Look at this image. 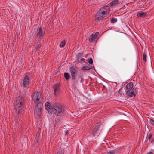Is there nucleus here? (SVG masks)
I'll return each instance as SVG.
<instances>
[{"instance_id":"nucleus-26","label":"nucleus","mask_w":154,"mask_h":154,"mask_svg":"<svg viewBox=\"0 0 154 154\" xmlns=\"http://www.w3.org/2000/svg\"><path fill=\"white\" fill-rule=\"evenodd\" d=\"M149 122L151 124H152L154 123V121L152 119H150L149 120Z\"/></svg>"},{"instance_id":"nucleus-10","label":"nucleus","mask_w":154,"mask_h":154,"mask_svg":"<svg viewBox=\"0 0 154 154\" xmlns=\"http://www.w3.org/2000/svg\"><path fill=\"white\" fill-rule=\"evenodd\" d=\"M24 101L23 99L21 97H16L15 99L14 103L24 105Z\"/></svg>"},{"instance_id":"nucleus-27","label":"nucleus","mask_w":154,"mask_h":154,"mask_svg":"<svg viewBox=\"0 0 154 154\" xmlns=\"http://www.w3.org/2000/svg\"><path fill=\"white\" fill-rule=\"evenodd\" d=\"M152 137V135L151 134H149L148 135V138L149 139H150Z\"/></svg>"},{"instance_id":"nucleus-30","label":"nucleus","mask_w":154,"mask_h":154,"mask_svg":"<svg viewBox=\"0 0 154 154\" xmlns=\"http://www.w3.org/2000/svg\"><path fill=\"white\" fill-rule=\"evenodd\" d=\"M147 154H152V152H149Z\"/></svg>"},{"instance_id":"nucleus-25","label":"nucleus","mask_w":154,"mask_h":154,"mask_svg":"<svg viewBox=\"0 0 154 154\" xmlns=\"http://www.w3.org/2000/svg\"><path fill=\"white\" fill-rule=\"evenodd\" d=\"M41 44H38L36 47V49L37 50H38L39 49V48L41 47Z\"/></svg>"},{"instance_id":"nucleus-13","label":"nucleus","mask_w":154,"mask_h":154,"mask_svg":"<svg viewBox=\"0 0 154 154\" xmlns=\"http://www.w3.org/2000/svg\"><path fill=\"white\" fill-rule=\"evenodd\" d=\"M133 87V83L131 82L127 84L126 87V91H129L133 89L132 88Z\"/></svg>"},{"instance_id":"nucleus-4","label":"nucleus","mask_w":154,"mask_h":154,"mask_svg":"<svg viewBox=\"0 0 154 154\" xmlns=\"http://www.w3.org/2000/svg\"><path fill=\"white\" fill-rule=\"evenodd\" d=\"M70 71L73 80L75 79L76 77L78 78H79L80 76L78 74V72L76 69L72 67L70 69Z\"/></svg>"},{"instance_id":"nucleus-19","label":"nucleus","mask_w":154,"mask_h":154,"mask_svg":"<svg viewBox=\"0 0 154 154\" xmlns=\"http://www.w3.org/2000/svg\"><path fill=\"white\" fill-rule=\"evenodd\" d=\"M87 61L90 64H92L93 61V60L91 58H89L88 59Z\"/></svg>"},{"instance_id":"nucleus-9","label":"nucleus","mask_w":154,"mask_h":154,"mask_svg":"<svg viewBox=\"0 0 154 154\" xmlns=\"http://www.w3.org/2000/svg\"><path fill=\"white\" fill-rule=\"evenodd\" d=\"M29 78L27 75L25 76L23 82V85L24 87L28 88L29 87Z\"/></svg>"},{"instance_id":"nucleus-20","label":"nucleus","mask_w":154,"mask_h":154,"mask_svg":"<svg viewBox=\"0 0 154 154\" xmlns=\"http://www.w3.org/2000/svg\"><path fill=\"white\" fill-rule=\"evenodd\" d=\"M65 44V42L64 40L60 44V45L61 47H63L64 46Z\"/></svg>"},{"instance_id":"nucleus-5","label":"nucleus","mask_w":154,"mask_h":154,"mask_svg":"<svg viewBox=\"0 0 154 154\" xmlns=\"http://www.w3.org/2000/svg\"><path fill=\"white\" fill-rule=\"evenodd\" d=\"M24 105L14 103V108L16 112L18 114L21 113L23 107Z\"/></svg>"},{"instance_id":"nucleus-8","label":"nucleus","mask_w":154,"mask_h":154,"mask_svg":"<svg viewBox=\"0 0 154 154\" xmlns=\"http://www.w3.org/2000/svg\"><path fill=\"white\" fill-rule=\"evenodd\" d=\"M137 94V91L136 89L133 88V89L126 92V94L128 97H135Z\"/></svg>"},{"instance_id":"nucleus-3","label":"nucleus","mask_w":154,"mask_h":154,"mask_svg":"<svg viewBox=\"0 0 154 154\" xmlns=\"http://www.w3.org/2000/svg\"><path fill=\"white\" fill-rule=\"evenodd\" d=\"M53 110L55 114L58 116H60L63 111L62 106L58 103H54L52 104Z\"/></svg>"},{"instance_id":"nucleus-14","label":"nucleus","mask_w":154,"mask_h":154,"mask_svg":"<svg viewBox=\"0 0 154 154\" xmlns=\"http://www.w3.org/2000/svg\"><path fill=\"white\" fill-rule=\"evenodd\" d=\"M45 107L46 109L48 111L49 113H51L52 108L48 101L45 103Z\"/></svg>"},{"instance_id":"nucleus-12","label":"nucleus","mask_w":154,"mask_h":154,"mask_svg":"<svg viewBox=\"0 0 154 154\" xmlns=\"http://www.w3.org/2000/svg\"><path fill=\"white\" fill-rule=\"evenodd\" d=\"M59 85L58 84H55L54 87L53 88L54 90V94L55 95H57L59 93Z\"/></svg>"},{"instance_id":"nucleus-6","label":"nucleus","mask_w":154,"mask_h":154,"mask_svg":"<svg viewBox=\"0 0 154 154\" xmlns=\"http://www.w3.org/2000/svg\"><path fill=\"white\" fill-rule=\"evenodd\" d=\"M101 128L99 124L97 125L92 132L93 135L94 136H97L99 134Z\"/></svg>"},{"instance_id":"nucleus-15","label":"nucleus","mask_w":154,"mask_h":154,"mask_svg":"<svg viewBox=\"0 0 154 154\" xmlns=\"http://www.w3.org/2000/svg\"><path fill=\"white\" fill-rule=\"evenodd\" d=\"M146 13L144 12H139L137 14L138 17H144L146 16Z\"/></svg>"},{"instance_id":"nucleus-31","label":"nucleus","mask_w":154,"mask_h":154,"mask_svg":"<svg viewBox=\"0 0 154 154\" xmlns=\"http://www.w3.org/2000/svg\"><path fill=\"white\" fill-rule=\"evenodd\" d=\"M68 131H67L66 132V135H67L68 134Z\"/></svg>"},{"instance_id":"nucleus-11","label":"nucleus","mask_w":154,"mask_h":154,"mask_svg":"<svg viewBox=\"0 0 154 154\" xmlns=\"http://www.w3.org/2000/svg\"><path fill=\"white\" fill-rule=\"evenodd\" d=\"M99 34V32H97L95 34H92L89 38L90 42H92L95 41L97 38V36Z\"/></svg>"},{"instance_id":"nucleus-23","label":"nucleus","mask_w":154,"mask_h":154,"mask_svg":"<svg viewBox=\"0 0 154 154\" xmlns=\"http://www.w3.org/2000/svg\"><path fill=\"white\" fill-rule=\"evenodd\" d=\"M117 20L116 19L112 18L111 20V22L112 23H114L117 22Z\"/></svg>"},{"instance_id":"nucleus-1","label":"nucleus","mask_w":154,"mask_h":154,"mask_svg":"<svg viewBox=\"0 0 154 154\" xmlns=\"http://www.w3.org/2000/svg\"><path fill=\"white\" fill-rule=\"evenodd\" d=\"M31 97L35 103V113L38 116H40L42 113L43 106V104L42 103L43 100L42 95L39 92H35L32 93Z\"/></svg>"},{"instance_id":"nucleus-29","label":"nucleus","mask_w":154,"mask_h":154,"mask_svg":"<svg viewBox=\"0 0 154 154\" xmlns=\"http://www.w3.org/2000/svg\"><path fill=\"white\" fill-rule=\"evenodd\" d=\"M57 154H62L60 152V151H58L57 152Z\"/></svg>"},{"instance_id":"nucleus-32","label":"nucleus","mask_w":154,"mask_h":154,"mask_svg":"<svg viewBox=\"0 0 154 154\" xmlns=\"http://www.w3.org/2000/svg\"><path fill=\"white\" fill-rule=\"evenodd\" d=\"M152 143H154V140H152Z\"/></svg>"},{"instance_id":"nucleus-22","label":"nucleus","mask_w":154,"mask_h":154,"mask_svg":"<svg viewBox=\"0 0 154 154\" xmlns=\"http://www.w3.org/2000/svg\"><path fill=\"white\" fill-rule=\"evenodd\" d=\"M40 135L39 134H38V135H37L36 136V138H35V140L37 141V142H38V140L39 139Z\"/></svg>"},{"instance_id":"nucleus-28","label":"nucleus","mask_w":154,"mask_h":154,"mask_svg":"<svg viewBox=\"0 0 154 154\" xmlns=\"http://www.w3.org/2000/svg\"><path fill=\"white\" fill-rule=\"evenodd\" d=\"M85 60V59L84 58H82L81 59V61H84Z\"/></svg>"},{"instance_id":"nucleus-16","label":"nucleus","mask_w":154,"mask_h":154,"mask_svg":"<svg viewBox=\"0 0 154 154\" xmlns=\"http://www.w3.org/2000/svg\"><path fill=\"white\" fill-rule=\"evenodd\" d=\"M118 1L117 0H115L112 1L111 3V6H114L118 4Z\"/></svg>"},{"instance_id":"nucleus-7","label":"nucleus","mask_w":154,"mask_h":154,"mask_svg":"<svg viewBox=\"0 0 154 154\" xmlns=\"http://www.w3.org/2000/svg\"><path fill=\"white\" fill-rule=\"evenodd\" d=\"M45 34V32L43 31L42 28L40 27L37 29V36L39 39H42Z\"/></svg>"},{"instance_id":"nucleus-18","label":"nucleus","mask_w":154,"mask_h":154,"mask_svg":"<svg viewBox=\"0 0 154 154\" xmlns=\"http://www.w3.org/2000/svg\"><path fill=\"white\" fill-rule=\"evenodd\" d=\"M64 77L66 80H68L69 78V75L67 73H64Z\"/></svg>"},{"instance_id":"nucleus-24","label":"nucleus","mask_w":154,"mask_h":154,"mask_svg":"<svg viewBox=\"0 0 154 154\" xmlns=\"http://www.w3.org/2000/svg\"><path fill=\"white\" fill-rule=\"evenodd\" d=\"M115 152L114 151H109V152H108L107 153V154H115Z\"/></svg>"},{"instance_id":"nucleus-17","label":"nucleus","mask_w":154,"mask_h":154,"mask_svg":"<svg viewBox=\"0 0 154 154\" xmlns=\"http://www.w3.org/2000/svg\"><path fill=\"white\" fill-rule=\"evenodd\" d=\"M82 69L83 70H88L91 69V68L88 66H83L82 68Z\"/></svg>"},{"instance_id":"nucleus-21","label":"nucleus","mask_w":154,"mask_h":154,"mask_svg":"<svg viewBox=\"0 0 154 154\" xmlns=\"http://www.w3.org/2000/svg\"><path fill=\"white\" fill-rule=\"evenodd\" d=\"M143 60L144 61L146 62V55L145 54V52H144L143 54Z\"/></svg>"},{"instance_id":"nucleus-2","label":"nucleus","mask_w":154,"mask_h":154,"mask_svg":"<svg viewBox=\"0 0 154 154\" xmlns=\"http://www.w3.org/2000/svg\"><path fill=\"white\" fill-rule=\"evenodd\" d=\"M110 8L109 6H106L102 8L97 13L95 16V19L97 20H100L105 17L109 11Z\"/></svg>"}]
</instances>
